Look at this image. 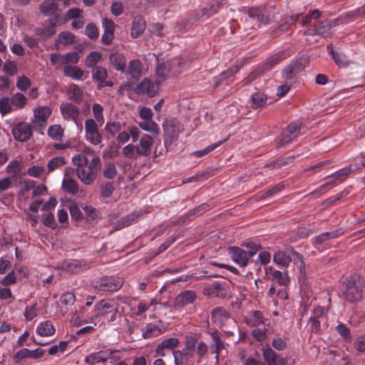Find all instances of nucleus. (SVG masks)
<instances>
[{"label":"nucleus","instance_id":"nucleus-1","mask_svg":"<svg viewBox=\"0 0 365 365\" xmlns=\"http://www.w3.org/2000/svg\"><path fill=\"white\" fill-rule=\"evenodd\" d=\"M73 163L77 167L76 173L80 180L85 185H91L96 178V172L101 166V160L94 151L86 148L79 154L72 158Z\"/></svg>","mask_w":365,"mask_h":365},{"label":"nucleus","instance_id":"nucleus-2","mask_svg":"<svg viewBox=\"0 0 365 365\" xmlns=\"http://www.w3.org/2000/svg\"><path fill=\"white\" fill-rule=\"evenodd\" d=\"M154 144V138L149 134H143L138 143H130L125 145L123 150V154L128 158L137 159L138 156L147 157L151 154Z\"/></svg>","mask_w":365,"mask_h":365},{"label":"nucleus","instance_id":"nucleus-3","mask_svg":"<svg viewBox=\"0 0 365 365\" xmlns=\"http://www.w3.org/2000/svg\"><path fill=\"white\" fill-rule=\"evenodd\" d=\"M274 262L281 267H288L290 262L294 261L300 273V279L305 277V264L302 257L292 248L286 251L278 250L273 255Z\"/></svg>","mask_w":365,"mask_h":365},{"label":"nucleus","instance_id":"nucleus-4","mask_svg":"<svg viewBox=\"0 0 365 365\" xmlns=\"http://www.w3.org/2000/svg\"><path fill=\"white\" fill-rule=\"evenodd\" d=\"M92 284L101 291L115 292L122 287L123 280L120 277H103L93 279Z\"/></svg>","mask_w":365,"mask_h":365},{"label":"nucleus","instance_id":"nucleus-5","mask_svg":"<svg viewBox=\"0 0 365 365\" xmlns=\"http://www.w3.org/2000/svg\"><path fill=\"white\" fill-rule=\"evenodd\" d=\"M85 139L93 145H102L103 137L98 129V125L93 118L85 120Z\"/></svg>","mask_w":365,"mask_h":365},{"label":"nucleus","instance_id":"nucleus-6","mask_svg":"<svg viewBox=\"0 0 365 365\" xmlns=\"http://www.w3.org/2000/svg\"><path fill=\"white\" fill-rule=\"evenodd\" d=\"M52 110L50 107L40 106L34 109V116L31 120V123L40 129L44 130L47 120L51 115Z\"/></svg>","mask_w":365,"mask_h":365},{"label":"nucleus","instance_id":"nucleus-7","mask_svg":"<svg viewBox=\"0 0 365 365\" xmlns=\"http://www.w3.org/2000/svg\"><path fill=\"white\" fill-rule=\"evenodd\" d=\"M256 251L245 252L238 247H231L228 249V254L232 260L239 266H247L249 260L255 255Z\"/></svg>","mask_w":365,"mask_h":365},{"label":"nucleus","instance_id":"nucleus-8","mask_svg":"<svg viewBox=\"0 0 365 365\" xmlns=\"http://www.w3.org/2000/svg\"><path fill=\"white\" fill-rule=\"evenodd\" d=\"M163 130L165 132V145L168 148V144L177 140L180 128L178 122L174 120H167L164 122Z\"/></svg>","mask_w":365,"mask_h":365},{"label":"nucleus","instance_id":"nucleus-9","mask_svg":"<svg viewBox=\"0 0 365 365\" xmlns=\"http://www.w3.org/2000/svg\"><path fill=\"white\" fill-rule=\"evenodd\" d=\"M12 134L15 140L19 142H26L31 138L33 130L28 123L21 122L14 125Z\"/></svg>","mask_w":365,"mask_h":365},{"label":"nucleus","instance_id":"nucleus-10","mask_svg":"<svg viewBox=\"0 0 365 365\" xmlns=\"http://www.w3.org/2000/svg\"><path fill=\"white\" fill-rule=\"evenodd\" d=\"M40 11L45 16H49V19L55 21L58 20L61 13L57 0H45L40 5Z\"/></svg>","mask_w":365,"mask_h":365},{"label":"nucleus","instance_id":"nucleus-11","mask_svg":"<svg viewBox=\"0 0 365 365\" xmlns=\"http://www.w3.org/2000/svg\"><path fill=\"white\" fill-rule=\"evenodd\" d=\"M74 172L75 170L72 168H67L65 170L64 178L62 180V187L64 191L76 195L78 194L80 190L77 181L71 178V175Z\"/></svg>","mask_w":365,"mask_h":365},{"label":"nucleus","instance_id":"nucleus-12","mask_svg":"<svg viewBox=\"0 0 365 365\" xmlns=\"http://www.w3.org/2000/svg\"><path fill=\"white\" fill-rule=\"evenodd\" d=\"M344 233V231L341 228L337 229L331 232H326L324 233L320 234L319 235L317 236L313 240V244L316 249L320 250H322V245L324 244V245H327V242L331 239H335L339 237V236H341Z\"/></svg>","mask_w":365,"mask_h":365},{"label":"nucleus","instance_id":"nucleus-13","mask_svg":"<svg viewBox=\"0 0 365 365\" xmlns=\"http://www.w3.org/2000/svg\"><path fill=\"white\" fill-rule=\"evenodd\" d=\"M60 110L64 120L76 123L80 115L78 108L68 102L62 103L60 106Z\"/></svg>","mask_w":365,"mask_h":365},{"label":"nucleus","instance_id":"nucleus-14","mask_svg":"<svg viewBox=\"0 0 365 365\" xmlns=\"http://www.w3.org/2000/svg\"><path fill=\"white\" fill-rule=\"evenodd\" d=\"M262 351L267 365H287V360L277 354L269 346L263 347Z\"/></svg>","mask_w":365,"mask_h":365},{"label":"nucleus","instance_id":"nucleus-15","mask_svg":"<svg viewBox=\"0 0 365 365\" xmlns=\"http://www.w3.org/2000/svg\"><path fill=\"white\" fill-rule=\"evenodd\" d=\"M95 311L96 314L91 318V321L93 319L105 316L110 313L115 314L116 307L113 301L101 300L95 305Z\"/></svg>","mask_w":365,"mask_h":365},{"label":"nucleus","instance_id":"nucleus-16","mask_svg":"<svg viewBox=\"0 0 365 365\" xmlns=\"http://www.w3.org/2000/svg\"><path fill=\"white\" fill-rule=\"evenodd\" d=\"M178 63L179 61L177 60L174 61L171 64L168 63L167 65L166 63H161L156 68V74L158 78V81H163L171 74L175 75L178 73L180 71L176 70L174 68L175 64H178Z\"/></svg>","mask_w":365,"mask_h":365},{"label":"nucleus","instance_id":"nucleus-17","mask_svg":"<svg viewBox=\"0 0 365 365\" xmlns=\"http://www.w3.org/2000/svg\"><path fill=\"white\" fill-rule=\"evenodd\" d=\"M196 299V294L193 291L186 290L178 295L175 302L176 309L185 307L194 302Z\"/></svg>","mask_w":365,"mask_h":365},{"label":"nucleus","instance_id":"nucleus-18","mask_svg":"<svg viewBox=\"0 0 365 365\" xmlns=\"http://www.w3.org/2000/svg\"><path fill=\"white\" fill-rule=\"evenodd\" d=\"M354 170V169L352 168V166H348L338 170L333 175L328 177L332 178L333 180L329 181V182L326 184V186L331 187L341 183L346 178V177Z\"/></svg>","mask_w":365,"mask_h":365},{"label":"nucleus","instance_id":"nucleus-19","mask_svg":"<svg viewBox=\"0 0 365 365\" xmlns=\"http://www.w3.org/2000/svg\"><path fill=\"white\" fill-rule=\"evenodd\" d=\"M56 21L53 19H49L48 21L36 29L37 35L43 38H50L56 33Z\"/></svg>","mask_w":365,"mask_h":365},{"label":"nucleus","instance_id":"nucleus-20","mask_svg":"<svg viewBox=\"0 0 365 365\" xmlns=\"http://www.w3.org/2000/svg\"><path fill=\"white\" fill-rule=\"evenodd\" d=\"M36 333L40 336L48 337L54 335L56 328L50 320H46L38 324Z\"/></svg>","mask_w":365,"mask_h":365},{"label":"nucleus","instance_id":"nucleus-21","mask_svg":"<svg viewBox=\"0 0 365 365\" xmlns=\"http://www.w3.org/2000/svg\"><path fill=\"white\" fill-rule=\"evenodd\" d=\"M113 352L111 351H98L96 353H92L89 355L86 356L85 358V362L88 364L89 365H93L96 363L103 362L105 363L107 361L109 356Z\"/></svg>","mask_w":365,"mask_h":365},{"label":"nucleus","instance_id":"nucleus-22","mask_svg":"<svg viewBox=\"0 0 365 365\" xmlns=\"http://www.w3.org/2000/svg\"><path fill=\"white\" fill-rule=\"evenodd\" d=\"M63 73L75 81H83L86 78L85 72L79 67L75 66H66L63 68Z\"/></svg>","mask_w":365,"mask_h":365},{"label":"nucleus","instance_id":"nucleus-23","mask_svg":"<svg viewBox=\"0 0 365 365\" xmlns=\"http://www.w3.org/2000/svg\"><path fill=\"white\" fill-rule=\"evenodd\" d=\"M110 63L113 68L119 71L125 72L126 68V58L120 53H114L110 56Z\"/></svg>","mask_w":365,"mask_h":365},{"label":"nucleus","instance_id":"nucleus-24","mask_svg":"<svg viewBox=\"0 0 365 365\" xmlns=\"http://www.w3.org/2000/svg\"><path fill=\"white\" fill-rule=\"evenodd\" d=\"M135 92L138 94H148L153 96L155 93V85L148 78L143 79L136 87Z\"/></svg>","mask_w":365,"mask_h":365},{"label":"nucleus","instance_id":"nucleus-25","mask_svg":"<svg viewBox=\"0 0 365 365\" xmlns=\"http://www.w3.org/2000/svg\"><path fill=\"white\" fill-rule=\"evenodd\" d=\"M75 41V36L68 31H63L58 34V40L56 41L55 46L57 49H61L63 46L73 43Z\"/></svg>","mask_w":365,"mask_h":365},{"label":"nucleus","instance_id":"nucleus-26","mask_svg":"<svg viewBox=\"0 0 365 365\" xmlns=\"http://www.w3.org/2000/svg\"><path fill=\"white\" fill-rule=\"evenodd\" d=\"M212 342L211 344V352L215 354L216 361H219L220 352L225 348L223 341L220 339L219 333L214 331L211 334Z\"/></svg>","mask_w":365,"mask_h":365},{"label":"nucleus","instance_id":"nucleus-27","mask_svg":"<svg viewBox=\"0 0 365 365\" xmlns=\"http://www.w3.org/2000/svg\"><path fill=\"white\" fill-rule=\"evenodd\" d=\"M305 35H320L323 37L329 36L331 34V26L329 24H320L319 26L307 29L304 31Z\"/></svg>","mask_w":365,"mask_h":365},{"label":"nucleus","instance_id":"nucleus-28","mask_svg":"<svg viewBox=\"0 0 365 365\" xmlns=\"http://www.w3.org/2000/svg\"><path fill=\"white\" fill-rule=\"evenodd\" d=\"M108 78L107 70L102 66H96L92 68V78L98 83V86H103V83Z\"/></svg>","mask_w":365,"mask_h":365},{"label":"nucleus","instance_id":"nucleus-29","mask_svg":"<svg viewBox=\"0 0 365 365\" xmlns=\"http://www.w3.org/2000/svg\"><path fill=\"white\" fill-rule=\"evenodd\" d=\"M138 125L144 131L148 132L152 135H158L160 133V128L153 119L138 122Z\"/></svg>","mask_w":365,"mask_h":365},{"label":"nucleus","instance_id":"nucleus-30","mask_svg":"<svg viewBox=\"0 0 365 365\" xmlns=\"http://www.w3.org/2000/svg\"><path fill=\"white\" fill-rule=\"evenodd\" d=\"M143 66L140 60L134 59L129 62L128 72L134 79H138L142 75Z\"/></svg>","mask_w":365,"mask_h":365},{"label":"nucleus","instance_id":"nucleus-31","mask_svg":"<svg viewBox=\"0 0 365 365\" xmlns=\"http://www.w3.org/2000/svg\"><path fill=\"white\" fill-rule=\"evenodd\" d=\"M245 322L250 327H258L264 323V319L260 312L253 311L247 314Z\"/></svg>","mask_w":365,"mask_h":365},{"label":"nucleus","instance_id":"nucleus-32","mask_svg":"<svg viewBox=\"0 0 365 365\" xmlns=\"http://www.w3.org/2000/svg\"><path fill=\"white\" fill-rule=\"evenodd\" d=\"M102 58L103 54L100 51H91L85 58V65L87 68H93Z\"/></svg>","mask_w":365,"mask_h":365},{"label":"nucleus","instance_id":"nucleus-33","mask_svg":"<svg viewBox=\"0 0 365 365\" xmlns=\"http://www.w3.org/2000/svg\"><path fill=\"white\" fill-rule=\"evenodd\" d=\"M61 269L69 273H78L81 271V264L76 259H70L64 261L61 265Z\"/></svg>","mask_w":365,"mask_h":365},{"label":"nucleus","instance_id":"nucleus-34","mask_svg":"<svg viewBox=\"0 0 365 365\" xmlns=\"http://www.w3.org/2000/svg\"><path fill=\"white\" fill-rule=\"evenodd\" d=\"M162 333V329L153 324L150 323L145 326L143 329V337L144 339H150L159 336Z\"/></svg>","mask_w":365,"mask_h":365},{"label":"nucleus","instance_id":"nucleus-35","mask_svg":"<svg viewBox=\"0 0 365 365\" xmlns=\"http://www.w3.org/2000/svg\"><path fill=\"white\" fill-rule=\"evenodd\" d=\"M145 29V21L140 18H136L134 19L131 28V36L133 38H138L144 31Z\"/></svg>","mask_w":365,"mask_h":365},{"label":"nucleus","instance_id":"nucleus-36","mask_svg":"<svg viewBox=\"0 0 365 365\" xmlns=\"http://www.w3.org/2000/svg\"><path fill=\"white\" fill-rule=\"evenodd\" d=\"M68 95L69 96V99L79 103L82 101L83 91L76 84H71L68 86Z\"/></svg>","mask_w":365,"mask_h":365},{"label":"nucleus","instance_id":"nucleus-37","mask_svg":"<svg viewBox=\"0 0 365 365\" xmlns=\"http://www.w3.org/2000/svg\"><path fill=\"white\" fill-rule=\"evenodd\" d=\"M63 128L58 124L52 125L48 129V136L56 140L61 139L63 135Z\"/></svg>","mask_w":365,"mask_h":365},{"label":"nucleus","instance_id":"nucleus-38","mask_svg":"<svg viewBox=\"0 0 365 365\" xmlns=\"http://www.w3.org/2000/svg\"><path fill=\"white\" fill-rule=\"evenodd\" d=\"M12 359L15 364H20L23 360L31 359V350L27 348H23L15 353Z\"/></svg>","mask_w":365,"mask_h":365},{"label":"nucleus","instance_id":"nucleus-39","mask_svg":"<svg viewBox=\"0 0 365 365\" xmlns=\"http://www.w3.org/2000/svg\"><path fill=\"white\" fill-rule=\"evenodd\" d=\"M267 98L262 93H256L251 96L252 108H259L264 106Z\"/></svg>","mask_w":365,"mask_h":365},{"label":"nucleus","instance_id":"nucleus-40","mask_svg":"<svg viewBox=\"0 0 365 365\" xmlns=\"http://www.w3.org/2000/svg\"><path fill=\"white\" fill-rule=\"evenodd\" d=\"M327 49H328L329 52L332 55L333 60L335 61V63L339 66H344L346 65L348 59H347V57L344 54H343L341 53L334 52L331 49V46H328Z\"/></svg>","mask_w":365,"mask_h":365},{"label":"nucleus","instance_id":"nucleus-41","mask_svg":"<svg viewBox=\"0 0 365 365\" xmlns=\"http://www.w3.org/2000/svg\"><path fill=\"white\" fill-rule=\"evenodd\" d=\"M92 111L95 121L97 123H99L100 125H101L104 122V117L103 115V106L99 103H94L92 107Z\"/></svg>","mask_w":365,"mask_h":365},{"label":"nucleus","instance_id":"nucleus-42","mask_svg":"<svg viewBox=\"0 0 365 365\" xmlns=\"http://www.w3.org/2000/svg\"><path fill=\"white\" fill-rule=\"evenodd\" d=\"M229 314L222 308L217 307L212 310V318L215 322L221 323L223 320L228 319Z\"/></svg>","mask_w":365,"mask_h":365},{"label":"nucleus","instance_id":"nucleus-43","mask_svg":"<svg viewBox=\"0 0 365 365\" xmlns=\"http://www.w3.org/2000/svg\"><path fill=\"white\" fill-rule=\"evenodd\" d=\"M344 294L346 299L350 302H354L361 297V291L356 287L354 289L344 290Z\"/></svg>","mask_w":365,"mask_h":365},{"label":"nucleus","instance_id":"nucleus-44","mask_svg":"<svg viewBox=\"0 0 365 365\" xmlns=\"http://www.w3.org/2000/svg\"><path fill=\"white\" fill-rule=\"evenodd\" d=\"M118 171L115 164L109 163L106 164L103 168V177L107 179H113L117 175Z\"/></svg>","mask_w":365,"mask_h":365},{"label":"nucleus","instance_id":"nucleus-45","mask_svg":"<svg viewBox=\"0 0 365 365\" xmlns=\"http://www.w3.org/2000/svg\"><path fill=\"white\" fill-rule=\"evenodd\" d=\"M21 163L17 160H13L9 163L6 167L7 173L13 176L20 174L21 170Z\"/></svg>","mask_w":365,"mask_h":365},{"label":"nucleus","instance_id":"nucleus-46","mask_svg":"<svg viewBox=\"0 0 365 365\" xmlns=\"http://www.w3.org/2000/svg\"><path fill=\"white\" fill-rule=\"evenodd\" d=\"M4 72L9 76H14L17 73V65L14 61H6L3 66Z\"/></svg>","mask_w":365,"mask_h":365},{"label":"nucleus","instance_id":"nucleus-47","mask_svg":"<svg viewBox=\"0 0 365 365\" xmlns=\"http://www.w3.org/2000/svg\"><path fill=\"white\" fill-rule=\"evenodd\" d=\"M14 106L16 110L22 109L26 106L28 102L27 98L21 93H16L14 94Z\"/></svg>","mask_w":365,"mask_h":365},{"label":"nucleus","instance_id":"nucleus-48","mask_svg":"<svg viewBox=\"0 0 365 365\" xmlns=\"http://www.w3.org/2000/svg\"><path fill=\"white\" fill-rule=\"evenodd\" d=\"M155 304H156V302L155 299H151L149 302H146L144 300L139 302V303L138 304V307H137L138 310L136 312V314L138 316L142 315L143 313L147 312L151 306H153Z\"/></svg>","mask_w":365,"mask_h":365},{"label":"nucleus","instance_id":"nucleus-49","mask_svg":"<svg viewBox=\"0 0 365 365\" xmlns=\"http://www.w3.org/2000/svg\"><path fill=\"white\" fill-rule=\"evenodd\" d=\"M135 219L134 214L128 215L120 219L116 223V230L127 227L133 223Z\"/></svg>","mask_w":365,"mask_h":365},{"label":"nucleus","instance_id":"nucleus-50","mask_svg":"<svg viewBox=\"0 0 365 365\" xmlns=\"http://www.w3.org/2000/svg\"><path fill=\"white\" fill-rule=\"evenodd\" d=\"M286 133H288L291 137L296 138L301 132L300 123L298 122H294L290 123L286 129L284 130Z\"/></svg>","mask_w":365,"mask_h":365},{"label":"nucleus","instance_id":"nucleus-51","mask_svg":"<svg viewBox=\"0 0 365 365\" xmlns=\"http://www.w3.org/2000/svg\"><path fill=\"white\" fill-rule=\"evenodd\" d=\"M322 12L318 9H314L313 11L309 12L302 19V26H307L312 21V19H318L321 17Z\"/></svg>","mask_w":365,"mask_h":365},{"label":"nucleus","instance_id":"nucleus-52","mask_svg":"<svg viewBox=\"0 0 365 365\" xmlns=\"http://www.w3.org/2000/svg\"><path fill=\"white\" fill-rule=\"evenodd\" d=\"M16 85L20 91H25L31 86V83L28 77L21 76L17 78Z\"/></svg>","mask_w":365,"mask_h":365},{"label":"nucleus","instance_id":"nucleus-53","mask_svg":"<svg viewBox=\"0 0 365 365\" xmlns=\"http://www.w3.org/2000/svg\"><path fill=\"white\" fill-rule=\"evenodd\" d=\"M121 130V125L120 123L107 122L105 125V130L114 136L116 133H119Z\"/></svg>","mask_w":365,"mask_h":365},{"label":"nucleus","instance_id":"nucleus-54","mask_svg":"<svg viewBox=\"0 0 365 365\" xmlns=\"http://www.w3.org/2000/svg\"><path fill=\"white\" fill-rule=\"evenodd\" d=\"M221 144H222V142H218L217 143L210 145L202 150L193 152L192 155L197 158L202 157V156L208 154L209 153L212 152V150H214L215 148H217Z\"/></svg>","mask_w":365,"mask_h":365},{"label":"nucleus","instance_id":"nucleus-55","mask_svg":"<svg viewBox=\"0 0 365 365\" xmlns=\"http://www.w3.org/2000/svg\"><path fill=\"white\" fill-rule=\"evenodd\" d=\"M9 97L0 98V113L3 115L10 113L13 111L9 104Z\"/></svg>","mask_w":365,"mask_h":365},{"label":"nucleus","instance_id":"nucleus-56","mask_svg":"<svg viewBox=\"0 0 365 365\" xmlns=\"http://www.w3.org/2000/svg\"><path fill=\"white\" fill-rule=\"evenodd\" d=\"M64 164L65 160L63 158L56 157L48 161L47 166L49 171H53Z\"/></svg>","mask_w":365,"mask_h":365},{"label":"nucleus","instance_id":"nucleus-57","mask_svg":"<svg viewBox=\"0 0 365 365\" xmlns=\"http://www.w3.org/2000/svg\"><path fill=\"white\" fill-rule=\"evenodd\" d=\"M86 35L91 38V39H96L98 37L99 33L98 29L96 27V26L93 24H88L85 30Z\"/></svg>","mask_w":365,"mask_h":365},{"label":"nucleus","instance_id":"nucleus-58","mask_svg":"<svg viewBox=\"0 0 365 365\" xmlns=\"http://www.w3.org/2000/svg\"><path fill=\"white\" fill-rule=\"evenodd\" d=\"M114 187L112 183L110 182H106L101 185V195L102 197L107 198L110 197L113 191H114Z\"/></svg>","mask_w":365,"mask_h":365},{"label":"nucleus","instance_id":"nucleus-59","mask_svg":"<svg viewBox=\"0 0 365 365\" xmlns=\"http://www.w3.org/2000/svg\"><path fill=\"white\" fill-rule=\"evenodd\" d=\"M44 171L45 169L43 167L40 165H34L28 169L27 173L31 177L41 178L43 176Z\"/></svg>","mask_w":365,"mask_h":365},{"label":"nucleus","instance_id":"nucleus-60","mask_svg":"<svg viewBox=\"0 0 365 365\" xmlns=\"http://www.w3.org/2000/svg\"><path fill=\"white\" fill-rule=\"evenodd\" d=\"M180 341L178 338L170 337L166 339H164L160 344L161 347H164L165 349H174L177 347L179 344Z\"/></svg>","mask_w":365,"mask_h":365},{"label":"nucleus","instance_id":"nucleus-61","mask_svg":"<svg viewBox=\"0 0 365 365\" xmlns=\"http://www.w3.org/2000/svg\"><path fill=\"white\" fill-rule=\"evenodd\" d=\"M272 276L275 282H277L281 285H286L289 282L287 276L281 271H274L272 273Z\"/></svg>","mask_w":365,"mask_h":365},{"label":"nucleus","instance_id":"nucleus-62","mask_svg":"<svg viewBox=\"0 0 365 365\" xmlns=\"http://www.w3.org/2000/svg\"><path fill=\"white\" fill-rule=\"evenodd\" d=\"M64 62L71 63H77L80 59L79 53L76 51L68 52L63 55Z\"/></svg>","mask_w":365,"mask_h":365},{"label":"nucleus","instance_id":"nucleus-63","mask_svg":"<svg viewBox=\"0 0 365 365\" xmlns=\"http://www.w3.org/2000/svg\"><path fill=\"white\" fill-rule=\"evenodd\" d=\"M75 295L71 292L63 293L61 297V303L65 305H72L75 302Z\"/></svg>","mask_w":365,"mask_h":365},{"label":"nucleus","instance_id":"nucleus-64","mask_svg":"<svg viewBox=\"0 0 365 365\" xmlns=\"http://www.w3.org/2000/svg\"><path fill=\"white\" fill-rule=\"evenodd\" d=\"M175 365H185L187 363L182 350L173 351Z\"/></svg>","mask_w":365,"mask_h":365}]
</instances>
